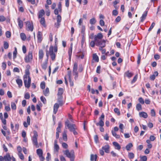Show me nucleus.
Here are the masks:
<instances>
[{"label":"nucleus","mask_w":161,"mask_h":161,"mask_svg":"<svg viewBox=\"0 0 161 161\" xmlns=\"http://www.w3.org/2000/svg\"><path fill=\"white\" fill-rule=\"evenodd\" d=\"M118 14V11L116 10H114L112 12V14L114 16L117 15Z\"/></svg>","instance_id":"61"},{"label":"nucleus","mask_w":161,"mask_h":161,"mask_svg":"<svg viewBox=\"0 0 161 161\" xmlns=\"http://www.w3.org/2000/svg\"><path fill=\"white\" fill-rule=\"evenodd\" d=\"M17 53V48L15 47V50L13 52V59H14L16 58V55Z\"/></svg>","instance_id":"38"},{"label":"nucleus","mask_w":161,"mask_h":161,"mask_svg":"<svg viewBox=\"0 0 161 161\" xmlns=\"http://www.w3.org/2000/svg\"><path fill=\"white\" fill-rule=\"evenodd\" d=\"M89 22L91 25H94L96 23V21L95 18H92L90 20Z\"/></svg>","instance_id":"34"},{"label":"nucleus","mask_w":161,"mask_h":161,"mask_svg":"<svg viewBox=\"0 0 161 161\" xmlns=\"http://www.w3.org/2000/svg\"><path fill=\"white\" fill-rule=\"evenodd\" d=\"M138 101L139 102L142 104H144V101L143 99L141 97H140L139 98Z\"/></svg>","instance_id":"53"},{"label":"nucleus","mask_w":161,"mask_h":161,"mask_svg":"<svg viewBox=\"0 0 161 161\" xmlns=\"http://www.w3.org/2000/svg\"><path fill=\"white\" fill-rule=\"evenodd\" d=\"M63 138L64 141H66L67 140V136L66 132L64 131L63 133Z\"/></svg>","instance_id":"35"},{"label":"nucleus","mask_w":161,"mask_h":161,"mask_svg":"<svg viewBox=\"0 0 161 161\" xmlns=\"http://www.w3.org/2000/svg\"><path fill=\"white\" fill-rule=\"evenodd\" d=\"M151 115L152 116L154 117L155 116V110L153 109H152L151 110Z\"/></svg>","instance_id":"50"},{"label":"nucleus","mask_w":161,"mask_h":161,"mask_svg":"<svg viewBox=\"0 0 161 161\" xmlns=\"http://www.w3.org/2000/svg\"><path fill=\"white\" fill-rule=\"evenodd\" d=\"M5 18L3 15H0V22H3L5 20Z\"/></svg>","instance_id":"52"},{"label":"nucleus","mask_w":161,"mask_h":161,"mask_svg":"<svg viewBox=\"0 0 161 161\" xmlns=\"http://www.w3.org/2000/svg\"><path fill=\"white\" fill-rule=\"evenodd\" d=\"M141 59V56L139 54L138 55L137 57V63L138 64H139L140 63Z\"/></svg>","instance_id":"57"},{"label":"nucleus","mask_w":161,"mask_h":161,"mask_svg":"<svg viewBox=\"0 0 161 161\" xmlns=\"http://www.w3.org/2000/svg\"><path fill=\"white\" fill-rule=\"evenodd\" d=\"M85 26L84 25H82V26L81 27V34H82V36L83 37H84V34H85Z\"/></svg>","instance_id":"32"},{"label":"nucleus","mask_w":161,"mask_h":161,"mask_svg":"<svg viewBox=\"0 0 161 161\" xmlns=\"http://www.w3.org/2000/svg\"><path fill=\"white\" fill-rule=\"evenodd\" d=\"M21 38L23 41H25L26 39V36L25 33H22L20 34Z\"/></svg>","instance_id":"31"},{"label":"nucleus","mask_w":161,"mask_h":161,"mask_svg":"<svg viewBox=\"0 0 161 161\" xmlns=\"http://www.w3.org/2000/svg\"><path fill=\"white\" fill-rule=\"evenodd\" d=\"M36 153L38 156L42 155L43 152L42 149H38L36 150Z\"/></svg>","instance_id":"30"},{"label":"nucleus","mask_w":161,"mask_h":161,"mask_svg":"<svg viewBox=\"0 0 161 161\" xmlns=\"http://www.w3.org/2000/svg\"><path fill=\"white\" fill-rule=\"evenodd\" d=\"M3 160L5 161H11V158L8 153H7L3 157Z\"/></svg>","instance_id":"11"},{"label":"nucleus","mask_w":161,"mask_h":161,"mask_svg":"<svg viewBox=\"0 0 161 161\" xmlns=\"http://www.w3.org/2000/svg\"><path fill=\"white\" fill-rule=\"evenodd\" d=\"M58 9L59 11L60 12H61V11H62V9H61V2H59V3H58Z\"/></svg>","instance_id":"60"},{"label":"nucleus","mask_w":161,"mask_h":161,"mask_svg":"<svg viewBox=\"0 0 161 161\" xmlns=\"http://www.w3.org/2000/svg\"><path fill=\"white\" fill-rule=\"evenodd\" d=\"M133 147V145L131 143H129L128 145L126 146V149L127 151H129L130 150L131 148Z\"/></svg>","instance_id":"29"},{"label":"nucleus","mask_w":161,"mask_h":161,"mask_svg":"<svg viewBox=\"0 0 161 161\" xmlns=\"http://www.w3.org/2000/svg\"><path fill=\"white\" fill-rule=\"evenodd\" d=\"M17 21L18 22V25L20 29H21L23 27V21L21 20L19 18H18L17 19Z\"/></svg>","instance_id":"20"},{"label":"nucleus","mask_w":161,"mask_h":161,"mask_svg":"<svg viewBox=\"0 0 161 161\" xmlns=\"http://www.w3.org/2000/svg\"><path fill=\"white\" fill-rule=\"evenodd\" d=\"M96 44L95 40L94 41H92L90 42V45L92 47H94L95 46V44Z\"/></svg>","instance_id":"55"},{"label":"nucleus","mask_w":161,"mask_h":161,"mask_svg":"<svg viewBox=\"0 0 161 161\" xmlns=\"http://www.w3.org/2000/svg\"><path fill=\"white\" fill-rule=\"evenodd\" d=\"M30 97V94L28 93H26L25 95V98L26 99H29Z\"/></svg>","instance_id":"58"},{"label":"nucleus","mask_w":161,"mask_h":161,"mask_svg":"<svg viewBox=\"0 0 161 161\" xmlns=\"http://www.w3.org/2000/svg\"><path fill=\"white\" fill-rule=\"evenodd\" d=\"M8 44L7 42H4V47L5 49H7L8 47Z\"/></svg>","instance_id":"54"},{"label":"nucleus","mask_w":161,"mask_h":161,"mask_svg":"<svg viewBox=\"0 0 161 161\" xmlns=\"http://www.w3.org/2000/svg\"><path fill=\"white\" fill-rule=\"evenodd\" d=\"M63 152L67 157L70 158V161H74L75 158V153L74 150H72L69 152L68 149L63 150Z\"/></svg>","instance_id":"2"},{"label":"nucleus","mask_w":161,"mask_h":161,"mask_svg":"<svg viewBox=\"0 0 161 161\" xmlns=\"http://www.w3.org/2000/svg\"><path fill=\"white\" fill-rule=\"evenodd\" d=\"M103 150H104L105 152L106 153H109V146L108 145H106L102 147Z\"/></svg>","instance_id":"13"},{"label":"nucleus","mask_w":161,"mask_h":161,"mask_svg":"<svg viewBox=\"0 0 161 161\" xmlns=\"http://www.w3.org/2000/svg\"><path fill=\"white\" fill-rule=\"evenodd\" d=\"M11 107L13 110H15L16 109V105L14 102H11Z\"/></svg>","instance_id":"40"},{"label":"nucleus","mask_w":161,"mask_h":161,"mask_svg":"<svg viewBox=\"0 0 161 161\" xmlns=\"http://www.w3.org/2000/svg\"><path fill=\"white\" fill-rule=\"evenodd\" d=\"M24 83L25 86L29 88L31 85V78L30 76H27V75H24Z\"/></svg>","instance_id":"4"},{"label":"nucleus","mask_w":161,"mask_h":161,"mask_svg":"<svg viewBox=\"0 0 161 161\" xmlns=\"http://www.w3.org/2000/svg\"><path fill=\"white\" fill-rule=\"evenodd\" d=\"M150 140L151 141H154L156 139V137L153 136L151 135L150 137Z\"/></svg>","instance_id":"62"},{"label":"nucleus","mask_w":161,"mask_h":161,"mask_svg":"<svg viewBox=\"0 0 161 161\" xmlns=\"http://www.w3.org/2000/svg\"><path fill=\"white\" fill-rule=\"evenodd\" d=\"M49 88L48 87L46 88L45 90L43 91V94L45 96H47L49 95Z\"/></svg>","instance_id":"28"},{"label":"nucleus","mask_w":161,"mask_h":161,"mask_svg":"<svg viewBox=\"0 0 161 161\" xmlns=\"http://www.w3.org/2000/svg\"><path fill=\"white\" fill-rule=\"evenodd\" d=\"M62 146L63 148L65 149H67L68 147V144L65 142H63L62 143Z\"/></svg>","instance_id":"47"},{"label":"nucleus","mask_w":161,"mask_h":161,"mask_svg":"<svg viewBox=\"0 0 161 161\" xmlns=\"http://www.w3.org/2000/svg\"><path fill=\"white\" fill-rule=\"evenodd\" d=\"M6 36L7 37L9 38L11 36V33L10 31H7L6 32Z\"/></svg>","instance_id":"51"},{"label":"nucleus","mask_w":161,"mask_h":161,"mask_svg":"<svg viewBox=\"0 0 161 161\" xmlns=\"http://www.w3.org/2000/svg\"><path fill=\"white\" fill-rule=\"evenodd\" d=\"M16 82L18 84L19 87V88H20L22 86V81L21 79H16Z\"/></svg>","instance_id":"23"},{"label":"nucleus","mask_w":161,"mask_h":161,"mask_svg":"<svg viewBox=\"0 0 161 161\" xmlns=\"http://www.w3.org/2000/svg\"><path fill=\"white\" fill-rule=\"evenodd\" d=\"M41 101L44 103L46 104V100L45 97L43 96H41L40 98Z\"/></svg>","instance_id":"46"},{"label":"nucleus","mask_w":161,"mask_h":161,"mask_svg":"<svg viewBox=\"0 0 161 161\" xmlns=\"http://www.w3.org/2000/svg\"><path fill=\"white\" fill-rule=\"evenodd\" d=\"M128 156L130 158L133 159L134 157V153H128Z\"/></svg>","instance_id":"42"},{"label":"nucleus","mask_w":161,"mask_h":161,"mask_svg":"<svg viewBox=\"0 0 161 161\" xmlns=\"http://www.w3.org/2000/svg\"><path fill=\"white\" fill-rule=\"evenodd\" d=\"M147 156H143L140 157V161H147Z\"/></svg>","instance_id":"41"},{"label":"nucleus","mask_w":161,"mask_h":161,"mask_svg":"<svg viewBox=\"0 0 161 161\" xmlns=\"http://www.w3.org/2000/svg\"><path fill=\"white\" fill-rule=\"evenodd\" d=\"M139 115L140 117H143L144 118H146L147 117V113L144 112H140Z\"/></svg>","instance_id":"19"},{"label":"nucleus","mask_w":161,"mask_h":161,"mask_svg":"<svg viewBox=\"0 0 161 161\" xmlns=\"http://www.w3.org/2000/svg\"><path fill=\"white\" fill-rule=\"evenodd\" d=\"M40 20V23L44 26H45V20L44 18H41Z\"/></svg>","instance_id":"36"},{"label":"nucleus","mask_w":161,"mask_h":161,"mask_svg":"<svg viewBox=\"0 0 161 161\" xmlns=\"http://www.w3.org/2000/svg\"><path fill=\"white\" fill-rule=\"evenodd\" d=\"M112 133L113 136L115 137L117 139H119L120 137L119 135H117L116 133L113 130L112 131Z\"/></svg>","instance_id":"33"},{"label":"nucleus","mask_w":161,"mask_h":161,"mask_svg":"<svg viewBox=\"0 0 161 161\" xmlns=\"http://www.w3.org/2000/svg\"><path fill=\"white\" fill-rule=\"evenodd\" d=\"M58 51L57 46L56 45L53 47L52 46H50L49 51L46 50V56L47 57V60L48 61L49 55L50 56L52 61H54L56 58V54L55 53H57Z\"/></svg>","instance_id":"1"},{"label":"nucleus","mask_w":161,"mask_h":161,"mask_svg":"<svg viewBox=\"0 0 161 161\" xmlns=\"http://www.w3.org/2000/svg\"><path fill=\"white\" fill-rule=\"evenodd\" d=\"M103 37V36L101 33H98L95 35V43L100 41Z\"/></svg>","instance_id":"9"},{"label":"nucleus","mask_w":161,"mask_h":161,"mask_svg":"<svg viewBox=\"0 0 161 161\" xmlns=\"http://www.w3.org/2000/svg\"><path fill=\"white\" fill-rule=\"evenodd\" d=\"M97 156L95 154V155L92 154L91 155L90 160L91 161H96L97 158Z\"/></svg>","instance_id":"24"},{"label":"nucleus","mask_w":161,"mask_h":161,"mask_svg":"<svg viewBox=\"0 0 161 161\" xmlns=\"http://www.w3.org/2000/svg\"><path fill=\"white\" fill-rule=\"evenodd\" d=\"M147 11H146L143 14L142 16L141 17V22H143L144 21V20L145 19L147 15Z\"/></svg>","instance_id":"17"},{"label":"nucleus","mask_w":161,"mask_h":161,"mask_svg":"<svg viewBox=\"0 0 161 161\" xmlns=\"http://www.w3.org/2000/svg\"><path fill=\"white\" fill-rule=\"evenodd\" d=\"M59 104L58 103H55L53 106V113L55 114L57 113L59 107Z\"/></svg>","instance_id":"12"},{"label":"nucleus","mask_w":161,"mask_h":161,"mask_svg":"<svg viewBox=\"0 0 161 161\" xmlns=\"http://www.w3.org/2000/svg\"><path fill=\"white\" fill-rule=\"evenodd\" d=\"M78 64L77 63L75 62L74 64L73 70H77Z\"/></svg>","instance_id":"45"},{"label":"nucleus","mask_w":161,"mask_h":161,"mask_svg":"<svg viewBox=\"0 0 161 161\" xmlns=\"http://www.w3.org/2000/svg\"><path fill=\"white\" fill-rule=\"evenodd\" d=\"M94 140L96 143H97L98 141V136L97 135L94 136Z\"/></svg>","instance_id":"56"},{"label":"nucleus","mask_w":161,"mask_h":161,"mask_svg":"<svg viewBox=\"0 0 161 161\" xmlns=\"http://www.w3.org/2000/svg\"><path fill=\"white\" fill-rule=\"evenodd\" d=\"M97 46L104 47L106 46V41L104 40H100L98 42L96 43Z\"/></svg>","instance_id":"10"},{"label":"nucleus","mask_w":161,"mask_h":161,"mask_svg":"<svg viewBox=\"0 0 161 161\" xmlns=\"http://www.w3.org/2000/svg\"><path fill=\"white\" fill-rule=\"evenodd\" d=\"M54 151L55 152H58V150L59 149V147L57 144H56L55 145H54Z\"/></svg>","instance_id":"48"},{"label":"nucleus","mask_w":161,"mask_h":161,"mask_svg":"<svg viewBox=\"0 0 161 161\" xmlns=\"http://www.w3.org/2000/svg\"><path fill=\"white\" fill-rule=\"evenodd\" d=\"M114 111L115 113H116L118 114V115H120V112L119 109L117 108H115L114 109Z\"/></svg>","instance_id":"44"},{"label":"nucleus","mask_w":161,"mask_h":161,"mask_svg":"<svg viewBox=\"0 0 161 161\" xmlns=\"http://www.w3.org/2000/svg\"><path fill=\"white\" fill-rule=\"evenodd\" d=\"M137 75H135V76L134 77L133 80L131 81V83H133L135 82L137 80Z\"/></svg>","instance_id":"59"},{"label":"nucleus","mask_w":161,"mask_h":161,"mask_svg":"<svg viewBox=\"0 0 161 161\" xmlns=\"http://www.w3.org/2000/svg\"><path fill=\"white\" fill-rule=\"evenodd\" d=\"M62 18L60 15H58L56 17L57 21L58 22H61V21Z\"/></svg>","instance_id":"39"},{"label":"nucleus","mask_w":161,"mask_h":161,"mask_svg":"<svg viewBox=\"0 0 161 161\" xmlns=\"http://www.w3.org/2000/svg\"><path fill=\"white\" fill-rule=\"evenodd\" d=\"M63 92L64 90L63 88H59L57 94L58 96H62V95Z\"/></svg>","instance_id":"22"},{"label":"nucleus","mask_w":161,"mask_h":161,"mask_svg":"<svg viewBox=\"0 0 161 161\" xmlns=\"http://www.w3.org/2000/svg\"><path fill=\"white\" fill-rule=\"evenodd\" d=\"M99 122L97 123L96 125L97 126H100L103 127L104 125L103 120L104 119V115L103 113L102 114L101 117L99 118Z\"/></svg>","instance_id":"6"},{"label":"nucleus","mask_w":161,"mask_h":161,"mask_svg":"<svg viewBox=\"0 0 161 161\" xmlns=\"http://www.w3.org/2000/svg\"><path fill=\"white\" fill-rule=\"evenodd\" d=\"M42 36L41 32L39 31L37 34V39L39 42H41L42 40Z\"/></svg>","instance_id":"16"},{"label":"nucleus","mask_w":161,"mask_h":161,"mask_svg":"<svg viewBox=\"0 0 161 161\" xmlns=\"http://www.w3.org/2000/svg\"><path fill=\"white\" fill-rule=\"evenodd\" d=\"M113 144L114 146L115 149L118 150L120 149L121 147L118 143L116 142H113Z\"/></svg>","instance_id":"14"},{"label":"nucleus","mask_w":161,"mask_h":161,"mask_svg":"<svg viewBox=\"0 0 161 161\" xmlns=\"http://www.w3.org/2000/svg\"><path fill=\"white\" fill-rule=\"evenodd\" d=\"M60 22H58L57 21V22L55 23V27L57 28H58L60 25Z\"/></svg>","instance_id":"63"},{"label":"nucleus","mask_w":161,"mask_h":161,"mask_svg":"<svg viewBox=\"0 0 161 161\" xmlns=\"http://www.w3.org/2000/svg\"><path fill=\"white\" fill-rule=\"evenodd\" d=\"M41 88L42 89H44L45 87V82L44 81L42 82L40 85Z\"/></svg>","instance_id":"43"},{"label":"nucleus","mask_w":161,"mask_h":161,"mask_svg":"<svg viewBox=\"0 0 161 161\" xmlns=\"http://www.w3.org/2000/svg\"><path fill=\"white\" fill-rule=\"evenodd\" d=\"M32 59V53L30 51L28 53V55L25 56V62L28 63L31 61Z\"/></svg>","instance_id":"8"},{"label":"nucleus","mask_w":161,"mask_h":161,"mask_svg":"<svg viewBox=\"0 0 161 161\" xmlns=\"http://www.w3.org/2000/svg\"><path fill=\"white\" fill-rule=\"evenodd\" d=\"M42 67L43 69H45L47 67V63H45L42 65Z\"/></svg>","instance_id":"64"},{"label":"nucleus","mask_w":161,"mask_h":161,"mask_svg":"<svg viewBox=\"0 0 161 161\" xmlns=\"http://www.w3.org/2000/svg\"><path fill=\"white\" fill-rule=\"evenodd\" d=\"M136 108L138 111L142 110V107L141 104L140 103H138L136 106Z\"/></svg>","instance_id":"37"},{"label":"nucleus","mask_w":161,"mask_h":161,"mask_svg":"<svg viewBox=\"0 0 161 161\" xmlns=\"http://www.w3.org/2000/svg\"><path fill=\"white\" fill-rule=\"evenodd\" d=\"M45 13L43 9L41 10L39 13L38 18H42V17L44 14Z\"/></svg>","instance_id":"25"},{"label":"nucleus","mask_w":161,"mask_h":161,"mask_svg":"<svg viewBox=\"0 0 161 161\" xmlns=\"http://www.w3.org/2000/svg\"><path fill=\"white\" fill-rule=\"evenodd\" d=\"M155 24L154 22L152 23V24L150 26V27L148 29V31H151L153 29V27L155 26Z\"/></svg>","instance_id":"49"},{"label":"nucleus","mask_w":161,"mask_h":161,"mask_svg":"<svg viewBox=\"0 0 161 161\" xmlns=\"http://www.w3.org/2000/svg\"><path fill=\"white\" fill-rule=\"evenodd\" d=\"M62 96H58L57 101L60 106H62L63 104V101H62Z\"/></svg>","instance_id":"21"},{"label":"nucleus","mask_w":161,"mask_h":161,"mask_svg":"<svg viewBox=\"0 0 161 161\" xmlns=\"http://www.w3.org/2000/svg\"><path fill=\"white\" fill-rule=\"evenodd\" d=\"M26 24V29L27 31H33V26L32 22L28 21L25 22Z\"/></svg>","instance_id":"7"},{"label":"nucleus","mask_w":161,"mask_h":161,"mask_svg":"<svg viewBox=\"0 0 161 161\" xmlns=\"http://www.w3.org/2000/svg\"><path fill=\"white\" fill-rule=\"evenodd\" d=\"M93 59L96 62H98L99 61V58L96 54H93L92 56Z\"/></svg>","instance_id":"27"},{"label":"nucleus","mask_w":161,"mask_h":161,"mask_svg":"<svg viewBox=\"0 0 161 161\" xmlns=\"http://www.w3.org/2000/svg\"><path fill=\"white\" fill-rule=\"evenodd\" d=\"M39 59H42L44 55L43 52L42 50H40L39 51Z\"/></svg>","instance_id":"26"},{"label":"nucleus","mask_w":161,"mask_h":161,"mask_svg":"<svg viewBox=\"0 0 161 161\" xmlns=\"http://www.w3.org/2000/svg\"><path fill=\"white\" fill-rule=\"evenodd\" d=\"M65 126H67L70 131L72 132V130L74 129H77V127L75 125L73 124H69L68 121H66L65 123Z\"/></svg>","instance_id":"5"},{"label":"nucleus","mask_w":161,"mask_h":161,"mask_svg":"<svg viewBox=\"0 0 161 161\" xmlns=\"http://www.w3.org/2000/svg\"><path fill=\"white\" fill-rule=\"evenodd\" d=\"M33 133L34 135L32 138L33 144L36 146V148H38L39 147V146L37 140L38 136L37 132L36 130H34L33 132Z\"/></svg>","instance_id":"3"},{"label":"nucleus","mask_w":161,"mask_h":161,"mask_svg":"<svg viewBox=\"0 0 161 161\" xmlns=\"http://www.w3.org/2000/svg\"><path fill=\"white\" fill-rule=\"evenodd\" d=\"M158 75V72L157 71H155L154 73V74L150 76V78L151 80H154L155 78V77L157 76Z\"/></svg>","instance_id":"15"},{"label":"nucleus","mask_w":161,"mask_h":161,"mask_svg":"<svg viewBox=\"0 0 161 161\" xmlns=\"http://www.w3.org/2000/svg\"><path fill=\"white\" fill-rule=\"evenodd\" d=\"M133 75V74L131 72H130L129 71H127L125 72V73L124 76H126L129 78H130Z\"/></svg>","instance_id":"18"}]
</instances>
